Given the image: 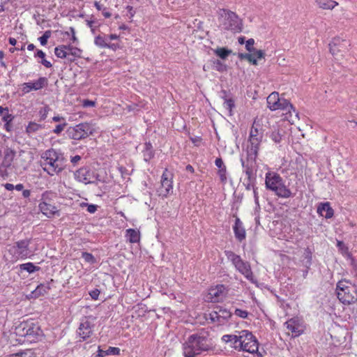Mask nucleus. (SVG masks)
Returning <instances> with one entry per match:
<instances>
[{
	"mask_svg": "<svg viewBox=\"0 0 357 357\" xmlns=\"http://www.w3.org/2000/svg\"><path fill=\"white\" fill-rule=\"evenodd\" d=\"M160 197H167L173 193V175L165 169L161 176L160 187L157 190Z\"/></svg>",
	"mask_w": 357,
	"mask_h": 357,
	"instance_id": "obj_8",
	"label": "nucleus"
},
{
	"mask_svg": "<svg viewBox=\"0 0 357 357\" xmlns=\"http://www.w3.org/2000/svg\"><path fill=\"white\" fill-rule=\"evenodd\" d=\"M316 3L319 6V8H321L322 9H327V10H332L336 6L338 5V3L333 0H328V1H323L321 0H317Z\"/></svg>",
	"mask_w": 357,
	"mask_h": 357,
	"instance_id": "obj_36",
	"label": "nucleus"
},
{
	"mask_svg": "<svg viewBox=\"0 0 357 357\" xmlns=\"http://www.w3.org/2000/svg\"><path fill=\"white\" fill-rule=\"evenodd\" d=\"M285 324L287 329L294 333L295 336H298L302 333L303 331L299 328L298 324L294 319H289Z\"/></svg>",
	"mask_w": 357,
	"mask_h": 357,
	"instance_id": "obj_31",
	"label": "nucleus"
},
{
	"mask_svg": "<svg viewBox=\"0 0 357 357\" xmlns=\"http://www.w3.org/2000/svg\"><path fill=\"white\" fill-rule=\"evenodd\" d=\"M144 160L146 162H149L151 158L154 157V151L153 146L151 142H146L144 144V150L142 151Z\"/></svg>",
	"mask_w": 357,
	"mask_h": 357,
	"instance_id": "obj_29",
	"label": "nucleus"
},
{
	"mask_svg": "<svg viewBox=\"0 0 357 357\" xmlns=\"http://www.w3.org/2000/svg\"><path fill=\"white\" fill-rule=\"evenodd\" d=\"M190 140L195 146H199L201 144L202 139L200 137L195 136L190 137Z\"/></svg>",
	"mask_w": 357,
	"mask_h": 357,
	"instance_id": "obj_63",
	"label": "nucleus"
},
{
	"mask_svg": "<svg viewBox=\"0 0 357 357\" xmlns=\"http://www.w3.org/2000/svg\"><path fill=\"white\" fill-rule=\"evenodd\" d=\"M249 136H257L258 137H263V132L261 125L256 120L254 121L250 130Z\"/></svg>",
	"mask_w": 357,
	"mask_h": 357,
	"instance_id": "obj_35",
	"label": "nucleus"
},
{
	"mask_svg": "<svg viewBox=\"0 0 357 357\" xmlns=\"http://www.w3.org/2000/svg\"><path fill=\"white\" fill-rule=\"evenodd\" d=\"M18 330L22 331L20 335L26 337L29 342L36 341L42 333L39 326L33 321L21 324Z\"/></svg>",
	"mask_w": 357,
	"mask_h": 357,
	"instance_id": "obj_7",
	"label": "nucleus"
},
{
	"mask_svg": "<svg viewBox=\"0 0 357 357\" xmlns=\"http://www.w3.org/2000/svg\"><path fill=\"white\" fill-rule=\"evenodd\" d=\"M255 44V40L253 38H250L245 42V49L249 52H252L254 50H255V48L253 47V45Z\"/></svg>",
	"mask_w": 357,
	"mask_h": 357,
	"instance_id": "obj_53",
	"label": "nucleus"
},
{
	"mask_svg": "<svg viewBox=\"0 0 357 357\" xmlns=\"http://www.w3.org/2000/svg\"><path fill=\"white\" fill-rule=\"evenodd\" d=\"M225 29L234 33H239L243 29L242 21L238 16L235 13L226 9H225Z\"/></svg>",
	"mask_w": 357,
	"mask_h": 357,
	"instance_id": "obj_9",
	"label": "nucleus"
},
{
	"mask_svg": "<svg viewBox=\"0 0 357 357\" xmlns=\"http://www.w3.org/2000/svg\"><path fill=\"white\" fill-rule=\"evenodd\" d=\"M234 314L241 318L246 319L248 317L249 312L244 310L236 308Z\"/></svg>",
	"mask_w": 357,
	"mask_h": 357,
	"instance_id": "obj_52",
	"label": "nucleus"
},
{
	"mask_svg": "<svg viewBox=\"0 0 357 357\" xmlns=\"http://www.w3.org/2000/svg\"><path fill=\"white\" fill-rule=\"evenodd\" d=\"M31 243V238H24L9 245L7 252L10 256V261L15 262L19 259L30 258L33 253L30 248Z\"/></svg>",
	"mask_w": 357,
	"mask_h": 357,
	"instance_id": "obj_4",
	"label": "nucleus"
},
{
	"mask_svg": "<svg viewBox=\"0 0 357 357\" xmlns=\"http://www.w3.org/2000/svg\"><path fill=\"white\" fill-rule=\"evenodd\" d=\"M14 119V116L9 113V110L6 112V113L3 114L2 117V121L4 123H6V124H10L13 120Z\"/></svg>",
	"mask_w": 357,
	"mask_h": 357,
	"instance_id": "obj_50",
	"label": "nucleus"
},
{
	"mask_svg": "<svg viewBox=\"0 0 357 357\" xmlns=\"http://www.w3.org/2000/svg\"><path fill=\"white\" fill-rule=\"evenodd\" d=\"M206 68L219 73H222L223 71V64L219 59H211L207 64L204 66V70H206Z\"/></svg>",
	"mask_w": 357,
	"mask_h": 357,
	"instance_id": "obj_27",
	"label": "nucleus"
},
{
	"mask_svg": "<svg viewBox=\"0 0 357 357\" xmlns=\"http://www.w3.org/2000/svg\"><path fill=\"white\" fill-rule=\"evenodd\" d=\"M49 111L50 107L48 106L43 107V108L40 109V110L39 111V114L40 116L41 120H45L47 118Z\"/></svg>",
	"mask_w": 357,
	"mask_h": 357,
	"instance_id": "obj_55",
	"label": "nucleus"
},
{
	"mask_svg": "<svg viewBox=\"0 0 357 357\" xmlns=\"http://www.w3.org/2000/svg\"><path fill=\"white\" fill-rule=\"evenodd\" d=\"M267 107L271 111L278 109V103H280L279 93L274 91L271 93L266 98Z\"/></svg>",
	"mask_w": 357,
	"mask_h": 357,
	"instance_id": "obj_21",
	"label": "nucleus"
},
{
	"mask_svg": "<svg viewBox=\"0 0 357 357\" xmlns=\"http://www.w3.org/2000/svg\"><path fill=\"white\" fill-rule=\"evenodd\" d=\"M19 268L21 271H24L29 273H33L40 269V267L34 265L32 262L20 264Z\"/></svg>",
	"mask_w": 357,
	"mask_h": 357,
	"instance_id": "obj_34",
	"label": "nucleus"
},
{
	"mask_svg": "<svg viewBox=\"0 0 357 357\" xmlns=\"http://www.w3.org/2000/svg\"><path fill=\"white\" fill-rule=\"evenodd\" d=\"M333 344L335 347L342 345L344 349H349L351 347V333L348 331H342L337 335H331Z\"/></svg>",
	"mask_w": 357,
	"mask_h": 357,
	"instance_id": "obj_11",
	"label": "nucleus"
},
{
	"mask_svg": "<svg viewBox=\"0 0 357 357\" xmlns=\"http://www.w3.org/2000/svg\"><path fill=\"white\" fill-rule=\"evenodd\" d=\"M262 138L257 136H249V144L247 147V159L248 160L253 162V160H256Z\"/></svg>",
	"mask_w": 357,
	"mask_h": 357,
	"instance_id": "obj_13",
	"label": "nucleus"
},
{
	"mask_svg": "<svg viewBox=\"0 0 357 357\" xmlns=\"http://www.w3.org/2000/svg\"><path fill=\"white\" fill-rule=\"evenodd\" d=\"M238 57L241 59H246L248 60L250 63L253 65H257V61L256 58L252 55V54L249 53H238Z\"/></svg>",
	"mask_w": 357,
	"mask_h": 357,
	"instance_id": "obj_44",
	"label": "nucleus"
},
{
	"mask_svg": "<svg viewBox=\"0 0 357 357\" xmlns=\"http://www.w3.org/2000/svg\"><path fill=\"white\" fill-rule=\"evenodd\" d=\"M243 335L238 336L236 335H225V342L230 343L231 348L239 351L238 344L242 342Z\"/></svg>",
	"mask_w": 357,
	"mask_h": 357,
	"instance_id": "obj_24",
	"label": "nucleus"
},
{
	"mask_svg": "<svg viewBox=\"0 0 357 357\" xmlns=\"http://www.w3.org/2000/svg\"><path fill=\"white\" fill-rule=\"evenodd\" d=\"M82 257L84 259V260L91 264H93L96 263V260L93 255L89 252H83L82 253Z\"/></svg>",
	"mask_w": 357,
	"mask_h": 357,
	"instance_id": "obj_46",
	"label": "nucleus"
},
{
	"mask_svg": "<svg viewBox=\"0 0 357 357\" xmlns=\"http://www.w3.org/2000/svg\"><path fill=\"white\" fill-rule=\"evenodd\" d=\"M271 139L275 143H280L282 139V135L279 131H273L270 135Z\"/></svg>",
	"mask_w": 357,
	"mask_h": 357,
	"instance_id": "obj_51",
	"label": "nucleus"
},
{
	"mask_svg": "<svg viewBox=\"0 0 357 357\" xmlns=\"http://www.w3.org/2000/svg\"><path fill=\"white\" fill-rule=\"evenodd\" d=\"M68 45H59L54 49L55 55L61 59H68L69 60H72V59L69 58V52L68 51Z\"/></svg>",
	"mask_w": 357,
	"mask_h": 357,
	"instance_id": "obj_30",
	"label": "nucleus"
},
{
	"mask_svg": "<svg viewBox=\"0 0 357 357\" xmlns=\"http://www.w3.org/2000/svg\"><path fill=\"white\" fill-rule=\"evenodd\" d=\"M32 354L29 351H24L21 353H17L13 355V357H31Z\"/></svg>",
	"mask_w": 357,
	"mask_h": 357,
	"instance_id": "obj_64",
	"label": "nucleus"
},
{
	"mask_svg": "<svg viewBox=\"0 0 357 357\" xmlns=\"http://www.w3.org/2000/svg\"><path fill=\"white\" fill-rule=\"evenodd\" d=\"M337 296L343 304H352L357 302V287L355 284L350 285L343 293H337Z\"/></svg>",
	"mask_w": 357,
	"mask_h": 357,
	"instance_id": "obj_12",
	"label": "nucleus"
},
{
	"mask_svg": "<svg viewBox=\"0 0 357 357\" xmlns=\"http://www.w3.org/2000/svg\"><path fill=\"white\" fill-rule=\"evenodd\" d=\"M56 198V193L52 191H45L41 195L40 202L53 204V201Z\"/></svg>",
	"mask_w": 357,
	"mask_h": 357,
	"instance_id": "obj_37",
	"label": "nucleus"
},
{
	"mask_svg": "<svg viewBox=\"0 0 357 357\" xmlns=\"http://www.w3.org/2000/svg\"><path fill=\"white\" fill-rule=\"evenodd\" d=\"M39 208L42 213L47 218H52L54 215H59V211L53 204H48L45 202H40Z\"/></svg>",
	"mask_w": 357,
	"mask_h": 357,
	"instance_id": "obj_20",
	"label": "nucleus"
},
{
	"mask_svg": "<svg viewBox=\"0 0 357 357\" xmlns=\"http://www.w3.org/2000/svg\"><path fill=\"white\" fill-rule=\"evenodd\" d=\"M43 128V126L39 123H37L33 121H31L29 123L28 126L26 127V132L29 135H33L38 132V130Z\"/></svg>",
	"mask_w": 357,
	"mask_h": 357,
	"instance_id": "obj_39",
	"label": "nucleus"
},
{
	"mask_svg": "<svg viewBox=\"0 0 357 357\" xmlns=\"http://www.w3.org/2000/svg\"><path fill=\"white\" fill-rule=\"evenodd\" d=\"M233 231L234 236L238 242H242L246 238V231L243 227V222L240 218L236 217L234 225H233Z\"/></svg>",
	"mask_w": 357,
	"mask_h": 357,
	"instance_id": "obj_19",
	"label": "nucleus"
},
{
	"mask_svg": "<svg viewBox=\"0 0 357 357\" xmlns=\"http://www.w3.org/2000/svg\"><path fill=\"white\" fill-rule=\"evenodd\" d=\"M33 91H38L46 87L48 85V79L45 77H40L37 80L28 82Z\"/></svg>",
	"mask_w": 357,
	"mask_h": 357,
	"instance_id": "obj_26",
	"label": "nucleus"
},
{
	"mask_svg": "<svg viewBox=\"0 0 357 357\" xmlns=\"http://www.w3.org/2000/svg\"><path fill=\"white\" fill-rule=\"evenodd\" d=\"M100 293V291L98 289H94L90 291L89 294L93 300L97 301L98 299Z\"/></svg>",
	"mask_w": 357,
	"mask_h": 357,
	"instance_id": "obj_59",
	"label": "nucleus"
},
{
	"mask_svg": "<svg viewBox=\"0 0 357 357\" xmlns=\"http://www.w3.org/2000/svg\"><path fill=\"white\" fill-rule=\"evenodd\" d=\"M225 254L227 256L228 260H229L235 267L237 266L238 264L243 261L239 255L235 254L232 251L225 250Z\"/></svg>",
	"mask_w": 357,
	"mask_h": 357,
	"instance_id": "obj_38",
	"label": "nucleus"
},
{
	"mask_svg": "<svg viewBox=\"0 0 357 357\" xmlns=\"http://www.w3.org/2000/svg\"><path fill=\"white\" fill-rule=\"evenodd\" d=\"M50 37V32L49 31H45L38 40L42 45H45L47 43L48 38Z\"/></svg>",
	"mask_w": 357,
	"mask_h": 357,
	"instance_id": "obj_54",
	"label": "nucleus"
},
{
	"mask_svg": "<svg viewBox=\"0 0 357 357\" xmlns=\"http://www.w3.org/2000/svg\"><path fill=\"white\" fill-rule=\"evenodd\" d=\"M40 165L50 176H54L63 169L59 154L54 149L46 150L41 154Z\"/></svg>",
	"mask_w": 357,
	"mask_h": 357,
	"instance_id": "obj_3",
	"label": "nucleus"
},
{
	"mask_svg": "<svg viewBox=\"0 0 357 357\" xmlns=\"http://www.w3.org/2000/svg\"><path fill=\"white\" fill-rule=\"evenodd\" d=\"M15 151L10 149L8 148L5 150L2 163L0 166V172H4V174H2L3 176H7V171L12 169V163L15 156Z\"/></svg>",
	"mask_w": 357,
	"mask_h": 357,
	"instance_id": "obj_15",
	"label": "nucleus"
},
{
	"mask_svg": "<svg viewBox=\"0 0 357 357\" xmlns=\"http://www.w3.org/2000/svg\"><path fill=\"white\" fill-rule=\"evenodd\" d=\"M223 299V285H217L215 287H211L206 297L207 301L212 303L220 302Z\"/></svg>",
	"mask_w": 357,
	"mask_h": 357,
	"instance_id": "obj_17",
	"label": "nucleus"
},
{
	"mask_svg": "<svg viewBox=\"0 0 357 357\" xmlns=\"http://www.w3.org/2000/svg\"><path fill=\"white\" fill-rule=\"evenodd\" d=\"M317 212L319 216L330 219L334 215V210L328 202H320L317 204Z\"/></svg>",
	"mask_w": 357,
	"mask_h": 357,
	"instance_id": "obj_18",
	"label": "nucleus"
},
{
	"mask_svg": "<svg viewBox=\"0 0 357 357\" xmlns=\"http://www.w3.org/2000/svg\"><path fill=\"white\" fill-rule=\"evenodd\" d=\"M340 38H334L331 43L329 44V51L332 55H337L339 52L341 51L340 47L342 45Z\"/></svg>",
	"mask_w": 357,
	"mask_h": 357,
	"instance_id": "obj_32",
	"label": "nucleus"
},
{
	"mask_svg": "<svg viewBox=\"0 0 357 357\" xmlns=\"http://www.w3.org/2000/svg\"><path fill=\"white\" fill-rule=\"evenodd\" d=\"M68 132L70 137L75 140L84 139L92 133L91 127L88 123H82L70 127Z\"/></svg>",
	"mask_w": 357,
	"mask_h": 357,
	"instance_id": "obj_10",
	"label": "nucleus"
},
{
	"mask_svg": "<svg viewBox=\"0 0 357 357\" xmlns=\"http://www.w3.org/2000/svg\"><path fill=\"white\" fill-rule=\"evenodd\" d=\"M278 109L286 110L291 116V111L295 113L296 116L298 118V112H296L294 105L287 99L280 98V103H278Z\"/></svg>",
	"mask_w": 357,
	"mask_h": 357,
	"instance_id": "obj_23",
	"label": "nucleus"
},
{
	"mask_svg": "<svg viewBox=\"0 0 357 357\" xmlns=\"http://www.w3.org/2000/svg\"><path fill=\"white\" fill-rule=\"evenodd\" d=\"M215 163V165L218 168H220V169L218 171V175H219L220 181H223V171H222V169H221L222 165L223 164L222 158H216Z\"/></svg>",
	"mask_w": 357,
	"mask_h": 357,
	"instance_id": "obj_48",
	"label": "nucleus"
},
{
	"mask_svg": "<svg viewBox=\"0 0 357 357\" xmlns=\"http://www.w3.org/2000/svg\"><path fill=\"white\" fill-rule=\"evenodd\" d=\"M223 311L220 308L219 310H213L208 314V319L212 323H216L218 325H220L223 320Z\"/></svg>",
	"mask_w": 357,
	"mask_h": 357,
	"instance_id": "obj_28",
	"label": "nucleus"
},
{
	"mask_svg": "<svg viewBox=\"0 0 357 357\" xmlns=\"http://www.w3.org/2000/svg\"><path fill=\"white\" fill-rule=\"evenodd\" d=\"M96 105V102L91 100H82V106L84 107H94Z\"/></svg>",
	"mask_w": 357,
	"mask_h": 357,
	"instance_id": "obj_61",
	"label": "nucleus"
},
{
	"mask_svg": "<svg viewBox=\"0 0 357 357\" xmlns=\"http://www.w3.org/2000/svg\"><path fill=\"white\" fill-rule=\"evenodd\" d=\"M126 237L130 243H136L139 242L140 232L134 229H128L126 231Z\"/></svg>",
	"mask_w": 357,
	"mask_h": 357,
	"instance_id": "obj_25",
	"label": "nucleus"
},
{
	"mask_svg": "<svg viewBox=\"0 0 357 357\" xmlns=\"http://www.w3.org/2000/svg\"><path fill=\"white\" fill-rule=\"evenodd\" d=\"M252 52L253 54H252L254 55L257 60L261 59L265 56V52L264 50L255 49Z\"/></svg>",
	"mask_w": 357,
	"mask_h": 357,
	"instance_id": "obj_57",
	"label": "nucleus"
},
{
	"mask_svg": "<svg viewBox=\"0 0 357 357\" xmlns=\"http://www.w3.org/2000/svg\"><path fill=\"white\" fill-rule=\"evenodd\" d=\"M94 325L86 319H83L77 330V335L80 338L79 342L89 338L93 331Z\"/></svg>",
	"mask_w": 357,
	"mask_h": 357,
	"instance_id": "obj_14",
	"label": "nucleus"
},
{
	"mask_svg": "<svg viewBox=\"0 0 357 357\" xmlns=\"http://www.w3.org/2000/svg\"><path fill=\"white\" fill-rule=\"evenodd\" d=\"M346 284H349L350 285H353L351 282L346 279H343L342 280H340L336 285V291L337 293H343V291H345L347 289L349 288V285H347Z\"/></svg>",
	"mask_w": 357,
	"mask_h": 357,
	"instance_id": "obj_43",
	"label": "nucleus"
},
{
	"mask_svg": "<svg viewBox=\"0 0 357 357\" xmlns=\"http://www.w3.org/2000/svg\"><path fill=\"white\" fill-rule=\"evenodd\" d=\"M67 123L64 121L63 123L57 125L55 128L53 130V132L56 135H59L66 128Z\"/></svg>",
	"mask_w": 357,
	"mask_h": 357,
	"instance_id": "obj_56",
	"label": "nucleus"
},
{
	"mask_svg": "<svg viewBox=\"0 0 357 357\" xmlns=\"http://www.w3.org/2000/svg\"><path fill=\"white\" fill-rule=\"evenodd\" d=\"M225 93L226 91H225V104L227 105L229 116H231L234 114L233 110L234 108H236L235 100L232 98H227Z\"/></svg>",
	"mask_w": 357,
	"mask_h": 357,
	"instance_id": "obj_42",
	"label": "nucleus"
},
{
	"mask_svg": "<svg viewBox=\"0 0 357 357\" xmlns=\"http://www.w3.org/2000/svg\"><path fill=\"white\" fill-rule=\"evenodd\" d=\"M68 51L69 52V56H73V57H79L82 53L81 50L77 47H75L71 45H68Z\"/></svg>",
	"mask_w": 357,
	"mask_h": 357,
	"instance_id": "obj_47",
	"label": "nucleus"
},
{
	"mask_svg": "<svg viewBox=\"0 0 357 357\" xmlns=\"http://www.w3.org/2000/svg\"><path fill=\"white\" fill-rule=\"evenodd\" d=\"M242 342L238 344L239 351L249 353L257 351L259 344L257 337L248 331H242Z\"/></svg>",
	"mask_w": 357,
	"mask_h": 357,
	"instance_id": "obj_6",
	"label": "nucleus"
},
{
	"mask_svg": "<svg viewBox=\"0 0 357 357\" xmlns=\"http://www.w3.org/2000/svg\"><path fill=\"white\" fill-rule=\"evenodd\" d=\"M108 41L105 34L98 35L94 38V44L99 48H105Z\"/></svg>",
	"mask_w": 357,
	"mask_h": 357,
	"instance_id": "obj_40",
	"label": "nucleus"
},
{
	"mask_svg": "<svg viewBox=\"0 0 357 357\" xmlns=\"http://www.w3.org/2000/svg\"><path fill=\"white\" fill-rule=\"evenodd\" d=\"M242 162V166L245 168V172L247 176V177H255L256 174L254 173L253 169L254 166L255 165V160L252 162L251 160H248V163L245 165V162L241 160Z\"/></svg>",
	"mask_w": 357,
	"mask_h": 357,
	"instance_id": "obj_33",
	"label": "nucleus"
},
{
	"mask_svg": "<svg viewBox=\"0 0 357 357\" xmlns=\"http://www.w3.org/2000/svg\"><path fill=\"white\" fill-rule=\"evenodd\" d=\"M235 268L241 274H243L245 277V278L248 280L251 283H257V280L254 278L250 265L248 261H244L243 260Z\"/></svg>",
	"mask_w": 357,
	"mask_h": 357,
	"instance_id": "obj_16",
	"label": "nucleus"
},
{
	"mask_svg": "<svg viewBox=\"0 0 357 357\" xmlns=\"http://www.w3.org/2000/svg\"><path fill=\"white\" fill-rule=\"evenodd\" d=\"M256 176L255 177H247L243 182V185L245 189L250 190L255 188Z\"/></svg>",
	"mask_w": 357,
	"mask_h": 357,
	"instance_id": "obj_45",
	"label": "nucleus"
},
{
	"mask_svg": "<svg viewBox=\"0 0 357 357\" xmlns=\"http://www.w3.org/2000/svg\"><path fill=\"white\" fill-rule=\"evenodd\" d=\"M301 259L312 261V250L309 247L305 248Z\"/></svg>",
	"mask_w": 357,
	"mask_h": 357,
	"instance_id": "obj_49",
	"label": "nucleus"
},
{
	"mask_svg": "<svg viewBox=\"0 0 357 357\" xmlns=\"http://www.w3.org/2000/svg\"><path fill=\"white\" fill-rule=\"evenodd\" d=\"M75 178L84 184L95 183L100 181L99 175L90 167L85 166L74 172Z\"/></svg>",
	"mask_w": 357,
	"mask_h": 357,
	"instance_id": "obj_5",
	"label": "nucleus"
},
{
	"mask_svg": "<svg viewBox=\"0 0 357 357\" xmlns=\"http://www.w3.org/2000/svg\"><path fill=\"white\" fill-rule=\"evenodd\" d=\"M50 289V286L49 283L40 284L33 291L31 292V297L33 298H37L41 296H44L45 294H47Z\"/></svg>",
	"mask_w": 357,
	"mask_h": 357,
	"instance_id": "obj_22",
	"label": "nucleus"
},
{
	"mask_svg": "<svg viewBox=\"0 0 357 357\" xmlns=\"http://www.w3.org/2000/svg\"><path fill=\"white\" fill-rule=\"evenodd\" d=\"M107 354L108 356L109 355H113V356H116V355H119L120 354V349L118 348V347H109L107 349Z\"/></svg>",
	"mask_w": 357,
	"mask_h": 357,
	"instance_id": "obj_58",
	"label": "nucleus"
},
{
	"mask_svg": "<svg viewBox=\"0 0 357 357\" xmlns=\"http://www.w3.org/2000/svg\"><path fill=\"white\" fill-rule=\"evenodd\" d=\"M87 211L90 213H94L98 208V206L93 204H86Z\"/></svg>",
	"mask_w": 357,
	"mask_h": 357,
	"instance_id": "obj_62",
	"label": "nucleus"
},
{
	"mask_svg": "<svg viewBox=\"0 0 357 357\" xmlns=\"http://www.w3.org/2000/svg\"><path fill=\"white\" fill-rule=\"evenodd\" d=\"M336 246L339 252L346 257H351V252L349 251V248L345 245L342 241H337Z\"/></svg>",
	"mask_w": 357,
	"mask_h": 357,
	"instance_id": "obj_41",
	"label": "nucleus"
},
{
	"mask_svg": "<svg viewBox=\"0 0 357 357\" xmlns=\"http://www.w3.org/2000/svg\"><path fill=\"white\" fill-rule=\"evenodd\" d=\"M86 22L87 26L91 29V33L93 34H95L96 31V26L94 25V24L96 23V22L94 20H86Z\"/></svg>",
	"mask_w": 357,
	"mask_h": 357,
	"instance_id": "obj_60",
	"label": "nucleus"
},
{
	"mask_svg": "<svg viewBox=\"0 0 357 357\" xmlns=\"http://www.w3.org/2000/svg\"><path fill=\"white\" fill-rule=\"evenodd\" d=\"M265 186L267 190L274 192L279 197H293L291 190L285 186L282 178L276 172L268 171L266 174Z\"/></svg>",
	"mask_w": 357,
	"mask_h": 357,
	"instance_id": "obj_2",
	"label": "nucleus"
},
{
	"mask_svg": "<svg viewBox=\"0 0 357 357\" xmlns=\"http://www.w3.org/2000/svg\"><path fill=\"white\" fill-rule=\"evenodd\" d=\"M207 337L202 333L190 335L183 344V352L185 357H196L209 349Z\"/></svg>",
	"mask_w": 357,
	"mask_h": 357,
	"instance_id": "obj_1",
	"label": "nucleus"
}]
</instances>
